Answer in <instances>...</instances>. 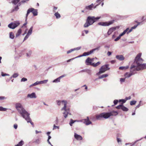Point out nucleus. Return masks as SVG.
<instances>
[{"mask_svg":"<svg viewBox=\"0 0 146 146\" xmlns=\"http://www.w3.org/2000/svg\"><path fill=\"white\" fill-rule=\"evenodd\" d=\"M100 64V62H98L96 63L95 64L94 63H93L92 64V66H93L94 67H96L99 65Z\"/></svg>","mask_w":146,"mask_h":146,"instance_id":"nucleus-33","label":"nucleus"},{"mask_svg":"<svg viewBox=\"0 0 146 146\" xmlns=\"http://www.w3.org/2000/svg\"><path fill=\"white\" fill-rule=\"evenodd\" d=\"M15 37V36L13 33L12 32H11L9 33V38L11 39H13Z\"/></svg>","mask_w":146,"mask_h":146,"instance_id":"nucleus-27","label":"nucleus"},{"mask_svg":"<svg viewBox=\"0 0 146 146\" xmlns=\"http://www.w3.org/2000/svg\"><path fill=\"white\" fill-rule=\"evenodd\" d=\"M20 24L19 21H17L14 23H11L8 25V27L12 29H14L18 26Z\"/></svg>","mask_w":146,"mask_h":146,"instance_id":"nucleus-10","label":"nucleus"},{"mask_svg":"<svg viewBox=\"0 0 146 146\" xmlns=\"http://www.w3.org/2000/svg\"><path fill=\"white\" fill-rule=\"evenodd\" d=\"M21 29H19L16 35V37H18L21 33Z\"/></svg>","mask_w":146,"mask_h":146,"instance_id":"nucleus-31","label":"nucleus"},{"mask_svg":"<svg viewBox=\"0 0 146 146\" xmlns=\"http://www.w3.org/2000/svg\"><path fill=\"white\" fill-rule=\"evenodd\" d=\"M108 75L107 74H103L102 75H101V76H99L98 77V78L99 79H102V78H104L106 77H108Z\"/></svg>","mask_w":146,"mask_h":146,"instance_id":"nucleus-23","label":"nucleus"},{"mask_svg":"<svg viewBox=\"0 0 146 146\" xmlns=\"http://www.w3.org/2000/svg\"><path fill=\"white\" fill-rule=\"evenodd\" d=\"M110 68H109V65L106 64L105 65L102 66L100 69V71L99 72L96 74V75H99L100 74L105 72L106 71L109 70Z\"/></svg>","mask_w":146,"mask_h":146,"instance_id":"nucleus-7","label":"nucleus"},{"mask_svg":"<svg viewBox=\"0 0 146 146\" xmlns=\"http://www.w3.org/2000/svg\"><path fill=\"white\" fill-rule=\"evenodd\" d=\"M15 107L21 116L27 121V123H30L33 125V123L31 121L30 117V113L23 108L22 105L20 103H17L15 105Z\"/></svg>","mask_w":146,"mask_h":146,"instance_id":"nucleus-1","label":"nucleus"},{"mask_svg":"<svg viewBox=\"0 0 146 146\" xmlns=\"http://www.w3.org/2000/svg\"><path fill=\"white\" fill-rule=\"evenodd\" d=\"M90 51L89 52H84L83 54H82L83 56H87L91 54H92V53L90 52Z\"/></svg>","mask_w":146,"mask_h":146,"instance_id":"nucleus-22","label":"nucleus"},{"mask_svg":"<svg viewBox=\"0 0 146 146\" xmlns=\"http://www.w3.org/2000/svg\"><path fill=\"white\" fill-rule=\"evenodd\" d=\"M19 9V7L17 5L14 7L11 10V13H12L15 11H18Z\"/></svg>","mask_w":146,"mask_h":146,"instance_id":"nucleus-20","label":"nucleus"},{"mask_svg":"<svg viewBox=\"0 0 146 146\" xmlns=\"http://www.w3.org/2000/svg\"><path fill=\"white\" fill-rule=\"evenodd\" d=\"M137 27V25H135L134 26L132 27L131 28H132V29H135Z\"/></svg>","mask_w":146,"mask_h":146,"instance_id":"nucleus-64","label":"nucleus"},{"mask_svg":"<svg viewBox=\"0 0 146 146\" xmlns=\"http://www.w3.org/2000/svg\"><path fill=\"white\" fill-rule=\"evenodd\" d=\"M128 68H129V66H121V67H119V70H123L127 69Z\"/></svg>","mask_w":146,"mask_h":146,"instance_id":"nucleus-25","label":"nucleus"},{"mask_svg":"<svg viewBox=\"0 0 146 146\" xmlns=\"http://www.w3.org/2000/svg\"><path fill=\"white\" fill-rule=\"evenodd\" d=\"M1 76H9V75L6 73H4L3 72L1 73Z\"/></svg>","mask_w":146,"mask_h":146,"instance_id":"nucleus-49","label":"nucleus"},{"mask_svg":"<svg viewBox=\"0 0 146 146\" xmlns=\"http://www.w3.org/2000/svg\"><path fill=\"white\" fill-rule=\"evenodd\" d=\"M51 138V137L50 136V135H48V140H47V142H48V143L50 145H51V143L50 142V141H49V139H50Z\"/></svg>","mask_w":146,"mask_h":146,"instance_id":"nucleus-47","label":"nucleus"},{"mask_svg":"<svg viewBox=\"0 0 146 146\" xmlns=\"http://www.w3.org/2000/svg\"><path fill=\"white\" fill-rule=\"evenodd\" d=\"M27 78H22L21 80V82H25L27 81Z\"/></svg>","mask_w":146,"mask_h":146,"instance_id":"nucleus-44","label":"nucleus"},{"mask_svg":"<svg viewBox=\"0 0 146 146\" xmlns=\"http://www.w3.org/2000/svg\"><path fill=\"white\" fill-rule=\"evenodd\" d=\"M121 109L124 111H127L128 110V109L125 107V106H124L122 104V106L121 108Z\"/></svg>","mask_w":146,"mask_h":146,"instance_id":"nucleus-28","label":"nucleus"},{"mask_svg":"<svg viewBox=\"0 0 146 146\" xmlns=\"http://www.w3.org/2000/svg\"><path fill=\"white\" fill-rule=\"evenodd\" d=\"M111 54V52L110 51H108L107 54L108 56H110Z\"/></svg>","mask_w":146,"mask_h":146,"instance_id":"nucleus-59","label":"nucleus"},{"mask_svg":"<svg viewBox=\"0 0 146 146\" xmlns=\"http://www.w3.org/2000/svg\"><path fill=\"white\" fill-rule=\"evenodd\" d=\"M125 78H120V83H122L125 82Z\"/></svg>","mask_w":146,"mask_h":146,"instance_id":"nucleus-41","label":"nucleus"},{"mask_svg":"<svg viewBox=\"0 0 146 146\" xmlns=\"http://www.w3.org/2000/svg\"><path fill=\"white\" fill-rule=\"evenodd\" d=\"M19 75V74L17 73H14L12 75V77L13 78H16Z\"/></svg>","mask_w":146,"mask_h":146,"instance_id":"nucleus-40","label":"nucleus"},{"mask_svg":"<svg viewBox=\"0 0 146 146\" xmlns=\"http://www.w3.org/2000/svg\"><path fill=\"white\" fill-rule=\"evenodd\" d=\"M31 12H32L34 16H36L38 15L37 10L35 9L34 8H29L27 11V13L26 15L25 21L27 20V17L29 14Z\"/></svg>","mask_w":146,"mask_h":146,"instance_id":"nucleus-5","label":"nucleus"},{"mask_svg":"<svg viewBox=\"0 0 146 146\" xmlns=\"http://www.w3.org/2000/svg\"><path fill=\"white\" fill-rule=\"evenodd\" d=\"M100 46H98L97 47L95 48L94 49H92L91 50H90V52L93 53L95 51L97 50L98 51L100 49Z\"/></svg>","mask_w":146,"mask_h":146,"instance_id":"nucleus-26","label":"nucleus"},{"mask_svg":"<svg viewBox=\"0 0 146 146\" xmlns=\"http://www.w3.org/2000/svg\"><path fill=\"white\" fill-rule=\"evenodd\" d=\"M22 4V3L21 1L20 2L18 3L17 5L19 7Z\"/></svg>","mask_w":146,"mask_h":146,"instance_id":"nucleus-61","label":"nucleus"},{"mask_svg":"<svg viewBox=\"0 0 146 146\" xmlns=\"http://www.w3.org/2000/svg\"><path fill=\"white\" fill-rule=\"evenodd\" d=\"M40 84H46L48 82V80H45L43 81H40Z\"/></svg>","mask_w":146,"mask_h":146,"instance_id":"nucleus-39","label":"nucleus"},{"mask_svg":"<svg viewBox=\"0 0 146 146\" xmlns=\"http://www.w3.org/2000/svg\"><path fill=\"white\" fill-rule=\"evenodd\" d=\"M136 69L135 66L133 63L130 68V72L126 73L124 75L125 78H128L136 73L137 72V71Z\"/></svg>","mask_w":146,"mask_h":146,"instance_id":"nucleus-4","label":"nucleus"},{"mask_svg":"<svg viewBox=\"0 0 146 146\" xmlns=\"http://www.w3.org/2000/svg\"><path fill=\"white\" fill-rule=\"evenodd\" d=\"M141 102H142L141 101H140L139 102V104L135 107V108L136 109L137 108H139L141 106L143 105V104H141Z\"/></svg>","mask_w":146,"mask_h":146,"instance_id":"nucleus-38","label":"nucleus"},{"mask_svg":"<svg viewBox=\"0 0 146 146\" xmlns=\"http://www.w3.org/2000/svg\"><path fill=\"white\" fill-rule=\"evenodd\" d=\"M100 17H95L94 16H89L88 17L86 20L91 24L92 25L95 22L100 18Z\"/></svg>","mask_w":146,"mask_h":146,"instance_id":"nucleus-6","label":"nucleus"},{"mask_svg":"<svg viewBox=\"0 0 146 146\" xmlns=\"http://www.w3.org/2000/svg\"><path fill=\"white\" fill-rule=\"evenodd\" d=\"M129 30V28H127L125 30L121 33L119 35V36H118L116 38H115L114 40L115 41H118V40H119L121 38V37L123 36Z\"/></svg>","mask_w":146,"mask_h":146,"instance_id":"nucleus-11","label":"nucleus"},{"mask_svg":"<svg viewBox=\"0 0 146 146\" xmlns=\"http://www.w3.org/2000/svg\"><path fill=\"white\" fill-rule=\"evenodd\" d=\"M35 132H36V134H37V133H41L42 132L40 131H38L37 130H36L35 131Z\"/></svg>","mask_w":146,"mask_h":146,"instance_id":"nucleus-63","label":"nucleus"},{"mask_svg":"<svg viewBox=\"0 0 146 146\" xmlns=\"http://www.w3.org/2000/svg\"><path fill=\"white\" fill-rule=\"evenodd\" d=\"M56 102L58 106H60L62 102L64 104V106L61 109V111H64L63 113V114L65 118H66L67 117L68 115L69 112V108H66L67 102L66 100H64L61 101L57 100L56 101Z\"/></svg>","mask_w":146,"mask_h":146,"instance_id":"nucleus-3","label":"nucleus"},{"mask_svg":"<svg viewBox=\"0 0 146 146\" xmlns=\"http://www.w3.org/2000/svg\"><path fill=\"white\" fill-rule=\"evenodd\" d=\"M97 59V58L96 57H95V58H91V60L92 62H93L95 60H96Z\"/></svg>","mask_w":146,"mask_h":146,"instance_id":"nucleus-57","label":"nucleus"},{"mask_svg":"<svg viewBox=\"0 0 146 146\" xmlns=\"http://www.w3.org/2000/svg\"><path fill=\"white\" fill-rule=\"evenodd\" d=\"M56 128H57L58 129H59V127L58 126H56L55 124H54L53 125V129H54Z\"/></svg>","mask_w":146,"mask_h":146,"instance_id":"nucleus-52","label":"nucleus"},{"mask_svg":"<svg viewBox=\"0 0 146 146\" xmlns=\"http://www.w3.org/2000/svg\"><path fill=\"white\" fill-rule=\"evenodd\" d=\"M96 119L97 120H100L102 118L107 119V114L106 113H102L100 114L97 115L96 116Z\"/></svg>","mask_w":146,"mask_h":146,"instance_id":"nucleus-8","label":"nucleus"},{"mask_svg":"<svg viewBox=\"0 0 146 146\" xmlns=\"http://www.w3.org/2000/svg\"><path fill=\"white\" fill-rule=\"evenodd\" d=\"M34 142L36 143L37 144H39L40 142V140L39 139H37Z\"/></svg>","mask_w":146,"mask_h":146,"instance_id":"nucleus-45","label":"nucleus"},{"mask_svg":"<svg viewBox=\"0 0 146 146\" xmlns=\"http://www.w3.org/2000/svg\"><path fill=\"white\" fill-rule=\"evenodd\" d=\"M117 27H114L110 28L109 29L108 32V35H110L113 31H114L116 29Z\"/></svg>","mask_w":146,"mask_h":146,"instance_id":"nucleus-17","label":"nucleus"},{"mask_svg":"<svg viewBox=\"0 0 146 146\" xmlns=\"http://www.w3.org/2000/svg\"><path fill=\"white\" fill-rule=\"evenodd\" d=\"M94 6V4L92 3L90 5L88 6H86V9L88 10H92L93 8V7Z\"/></svg>","mask_w":146,"mask_h":146,"instance_id":"nucleus-19","label":"nucleus"},{"mask_svg":"<svg viewBox=\"0 0 146 146\" xmlns=\"http://www.w3.org/2000/svg\"><path fill=\"white\" fill-rule=\"evenodd\" d=\"M14 128L15 129H16L18 127V125L17 124H15L13 125Z\"/></svg>","mask_w":146,"mask_h":146,"instance_id":"nucleus-56","label":"nucleus"},{"mask_svg":"<svg viewBox=\"0 0 146 146\" xmlns=\"http://www.w3.org/2000/svg\"><path fill=\"white\" fill-rule=\"evenodd\" d=\"M27 97L30 98H36V97L35 93L34 92H33L31 94H28L27 96Z\"/></svg>","mask_w":146,"mask_h":146,"instance_id":"nucleus-14","label":"nucleus"},{"mask_svg":"<svg viewBox=\"0 0 146 146\" xmlns=\"http://www.w3.org/2000/svg\"><path fill=\"white\" fill-rule=\"evenodd\" d=\"M74 138L78 141L82 140L83 139L81 135L77 134L76 133H74Z\"/></svg>","mask_w":146,"mask_h":146,"instance_id":"nucleus-13","label":"nucleus"},{"mask_svg":"<svg viewBox=\"0 0 146 146\" xmlns=\"http://www.w3.org/2000/svg\"><path fill=\"white\" fill-rule=\"evenodd\" d=\"M32 52L31 50H29L27 53V56L28 57H29L31 54Z\"/></svg>","mask_w":146,"mask_h":146,"instance_id":"nucleus-35","label":"nucleus"},{"mask_svg":"<svg viewBox=\"0 0 146 146\" xmlns=\"http://www.w3.org/2000/svg\"><path fill=\"white\" fill-rule=\"evenodd\" d=\"M117 140L118 143L121 144V140L120 138H117Z\"/></svg>","mask_w":146,"mask_h":146,"instance_id":"nucleus-43","label":"nucleus"},{"mask_svg":"<svg viewBox=\"0 0 146 146\" xmlns=\"http://www.w3.org/2000/svg\"><path fill=\"white\" fill-rule=\"evenodd\" d=\"M136 102H137V101H136L134 100V101H131L130 102V105L131 106L134 105L136 104Z\"/></svg>","mask_w":146,"mask_h":146,"instance_id":"nucleus-37","label":"nucleus"},{"mask_svg":"<svg viewBox=\"0 0 146 146\" xmlns=\"http://www.w3.org/2000/svg\"><path fill=\"white\" fill-rule=\"evenodd\" d=\"M24 144V141L21 140L17 145H16V146H22Z\"/></svg>","mask_w":146,"mask_h":146,"instance_id":"nucleus-30","label":"nucleus"},{"mask_svg":"<svg viewBox=\"0 0 146 146\" xmlns=\"http://www.w3.org/2000/svg\"><path fill=\"white\" fill-rule=\"evenodd\" d=\"M118 102V100H115L113 101V103L114 104V105H116L117 104Z\"/></svg>","mask_w":146,"mask_h":146,"instance_id":"nucleus-54","label":"nucleus"},{"mask_svg":"<svg viewBox=\"0 0 146 146\" xmlns=\"http://www.w3.org/2000/svg\"><path fill=\"white\" fill-rule=\"evenodd\" d=\"M81 48V47H79L77 48H75L73 49L74 51L76 50H80Z\"/></svg>","mask_w":146,"mask_h":146,"instance_id":"nucleus-48","label":"nucleus"},{"mask_svg":"<svg viewBox=\"0 0 146 146\" xmlns=\"http://www.w3.org/2000/svg\"><path fill=\"white\" fill-rule=\"evenodd\" d=\"M33 29V27L32 26L29 29L28 32L27 34H28V35H30L31 34L32 31Z\"/></svg>","mask_w":146,"mask_h":146,"instance_id":"nucleus-24","label":"nucleus"},{"mask_svg":"<svg viewBox=\"0 0 146 146\" xmlns=\"http://www.w3.org/2000/svg\"><path fill=\"white\" fill-rule=\"evenodd\" d=\"M60 80L59 78L58 77L57 78L55 79L54 80L52 81V82L53 83H57L59 82H60Z\"/></svg>","mask_w":146,"mask_h":146,"instance_id":"nucleus-29","label":"nucleus"},{"mask_svg":"<svg viewBox=\"0 0 146 146\" xmlns=\"http://www.w3.org/2000/svg\"><path fill=\"white\" fill-rule=\"evenodd\" d=\"M122 104H122L119 105L118 106H117L116 107V108L118 109H121Z\"/></svg>","mask_w":146,"mask_h":146,"instance_id":"nucleus-46","label":"nucleus"},{"mask_svg":"<svg viewBox=\"0 0 146 146\" xmlns=\"http://www.w3.org/2000/svg\"><path fill=\"white\" fill-rule=\"evenodd\" d=\"M74 59V58H72L68 60L67 61V62H70L72 60Z\"/></svg>","mask_w":146,"mask_h":146,"instance_id":"nucleus-60","label":"nucleus"},{"mask_svg":"<svg viewBox=\"0 0 146 146\" xmlns=\"http://www.w3.org/2000/svg\"><path fill=\"white\" fill-rule=\"evenodd\" d=\"M58 122V119L57 117L56 118V119L54 121V123L56 125H57Z\"/></svg>","mask_w":146,"mask_h":146,"instance_id":"nucleus-51","label":"nucleus"},{"mask_svg":"<svg viewBox=\"0 0 146 146\" xmlns=\"http://www.w3.org/2000/svg\"><path fill=\"white\" fill-rule=\"evenodd\" d=\"M73 51H74L73 49H71L67 51V53L69 54Z\"/></svg>","mask_w":146,"mask_h":146,"instance_id":"nucleus-53","label":"nucleus"},{"mask_svg":"<svg viewBox=\"0 0 146 146\" xmlns=\"http://www.w3.org/2000/svg\"><path fill=\"white\" fill-rule=\"evenodd\" d=\"M86 63L87 65H91L93 63H92L91 60V58L90 57H88L86 60Z\"/></svg>","mask_w":146,"mask_h":146,"instance_id":"nucleus-15","label":"nucleus"},{"mask_svg":"<svg viewBox=\"0 0 146 146\" xmlns=\"http://www.w3.org/2000/svg\"><path fill=\"white\" fill-rule=\"evenodd\" d=\"M91 24L86 20V21L84 25V27L85 28H87L90 26Z\"/></svg>","mask_w":146,"mask_h":146,"instance_id":"nucleus-21","label":"nucleus"},{"mask_svg":"<svg viewBox=\"0 0 146 146\" xmlns=\"http://www.w3.org/2000/svg\"><path fill=\"white\" fill-rule=\"evenodd\" d=\"M83 120L84 121V123L86 125H88L92 123L89 120V119L88 117H87L86 119H84Z\"/></svg>","mask_w":146,"mask_h":146,"instance_id":"nucleus-16","label":"nucleus"},{"mask_svg":"<svg viewBox=\"0 0 146 146\" xmlns=\"http://www.w3.org/2000/svg\"><path fill=\"white\" fill-rule=\"evenodd\" d=\"M116 58L120 61H122L124 59V57L122 55H117L116 56Z\"/></svg>","mask_w":146,"mask_h":146,"instance_id":"nucleus-18","label":"nucleus"},{"mask_svg":"<svg viewBox=\"0 0 146 146\" xmlns=\"http://www.w3.org/2000/svg\"><path fill=\"white\" fill-rule=\"evenodd\" d=\"M106 113L108 118L111 116H116L118 114L117 112L116 111H112L110 112H107Z\"/></svg>","mask_w":146,"mask_h":146,"instance_id":"nucleus-12","label":"nucleus"},{"mask_svg":"<svg viewBox=\"0 0 146 146\" xmlns=\"http://www.w3.org/2000/svg\"><path fill=\"white\" fill-rule=\"evenodd\" d=\"M114 22V20H111L108 22H100L98 23V25L103 26H109L113 24Z\"/></svg>","mask_w":146,"mask_h":146,"instance_id":"nucleus-9","label":"nucleus"},{"mask_svg":"<svg viewBox=\"0 0 146 146\" xmlns=\"http://www.w3.org/2000/svg\"><path fill=\"white\" fill-rule=\"evenodd\" d=\"M27 1H26V0H23L21 1V2L22 4H23L26 3Z\"/></svg>","mask_w":146,"mask_h":146,"instance_id":"nucleus-58","label":"nucleus"},{"mask_svg":"<svg viewBox=\"0 0 146 146\" xmlns=\"http://www.w3.org/2000/svg\"><path fill=\"white\" fill-rule=\"evenodd\" d=\"M100 4V3H99L98 4L96 5L94 7H93V8L94 9L96 8V7L98 6V5H99Z\"/></svg>","mask_w":146,"mask_h":146,"instance_id":"nucleus-62","label":"nucleus"},{"mask_svg":"<svg viewBox=\"0 0 146 146\" xmlns=\"http://www.w3.org/2000/svg\"><path fill=\"white\" fill-rule=\"evenodd\" d=\"M20 0H13L11 2L15 5H17L19 1Z\"/></svg>","mask_w":146,"mask_h":146,"instance_id":"nucleus-32","label":"nucleus"},{"mask_svg":"<svg viewBox=\"0 0 146 146\" xmlns=\"http://www.w3.org/2000/svg\"><path fill=\"white\" fill-rule=\"evenodd\" d=\"M29 36V35H28V34H27V35L25 36V38H24L23 41H24V40H26V39H27L28 38Z\"/></svg>","mask_w":146,"mask_h":146,"instance_id":"nucleus-50","label":"nucleus"},{"mask_svg":"<svg viewBox=\"0 0 146 146\" xmlns=\"http://www.w3.org/2000/svg\"><path fill=\"white\" fill-rule=\"evenodd\" d=\"M76 121V120L74 121V120H73L72 119H71L70 123H69V124H70V125L71 126H72V124L74 123V122H75V121Z\"/></svg>","mask_w":146,"mask_h":146,"instance_id":"nucleus-36","label":"nucleus"},{"mask_svg":"<svg viewBox=\"0 0 146 146\" xmlns=\"http://www.w3.org/2000/svg\"><path fill=\"white\" fill-rule=\"evenodd\" d=\"M54 15L57 19H59L60 17V15L58 12H56L54 14Z\"/></svg>","mask_w":146,"mask_h":146,"instance_id":"nucleus-34","label":"nucleus"},{"mask_svg":"<svg viewBox=\"0 0 146 146\" xmlns=\"http://www.w3.org/2000/svg\"><path fill=\"white\" fill-rule=\"evenodd\" d=\"M7 109L6 108H3L2 107L0 106V111H5Z\"/></svg>","mask_w":146,"mask_h":146,"instance_id":"nucleus-42","label":"nucleus"},{"mask_svg":"<svg viewBox=\"0 0 146 146\" xmlns=\"http://www.w3.org/2000/svg\"><path fill=\"white\" fill-rule=\"evenodd\" d=\"M141 53L138 54L133 62L137 71L146 69V64H142L143 60L141 58Z\"/></svg>","mask_w":146,"mask_h":146,"instance_id":"nucleus-2","label":"nucleus"},{"mask_svg":"<svg viewBox=\"0 0 146 146\" xmlns=\"http://www.w3.org/2000/svg\"><path fill=\"white\" fill-rule=\"evenodd\" d=\"M6 99V98L4 96H0V100H3Z\"/></svg>","mask_w":146,"mask_h":146,"instance_id":"nucleus-55","label":"nucleus"}]
</instances>
